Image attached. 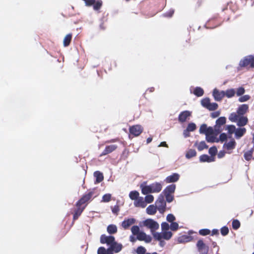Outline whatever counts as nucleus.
Masks as SVG:
<instances>
[{
    "label": "nucleus",
    "instance_id": "nucleus-1",
    "mask_svg": "<svg viewBox=\"0 0 254 254\" xmlns=\"http://www.w3.org/2000/svg\"><path fill=\"white\" fill-rule=\"evenodd\" d=\"M141 192L143 194H147L150 193H158L160 192L162 188L161 183L155 182L149 185H147L146 182H143L140 186Z\"/></svg>",
    "mask_w": 254,
    "mask_h": 254
},
{
    "label": "nucleus",
    "instance_id": "nucleus-2",
    "mask_svg": "<svg viewBox=\"0 0 254 254\" xmlns=\"http://www.w3.org/2000/svg\"><path fill=\"white\" fill-rule=\"evenodd\" d=\"M142 224L144 227L150 230L151 233L158 230L159 228V223L152 219H147L142 221Z\"/></svg>",
    "mask_w": 254,
    "mask_h": 254
},
{
    "label": "nucleus",
    "instance_id": "nucleus-3",
    "mask_svg": "<svg viewBox=\"0 0 254 254\" xmlns=\"http://www.w3.org/2000/svg\"><path fill=\"white\" fill-rule=\"evenodd\" d=\"M198 254H207L209 247L204 243L202 239L199 240L196 244Z\"/></svg>",
    "mask_w": 254,
    "mask_h": 254
},
{
    "label": "nucleus",
    "instance_id": "nucleus-4",
    "mask_svg": "<svg viewBox=\"0 0 254 254\" xmlns=\"http://www.w3.org/2000/svg\"><path fill=\"white\" fill-rule=\"evenodd\" d=\"M250 65L252 68L254 67V58L252 55L245 57L239 63V66L241 67H246Z\"/></svg>",
    "mask_w": 254,
    "mask_h": 254
},
{
    "label": "nucleus",
    "instance_id": "nucleus-5",
    "mask_svg": "<svg viewBox=\"0 0 254 254\" xmlns=\"http://www.w3.org/2000/svg\"><path fill=\"white\" fill-rule=\"evenodd\" d=\"M155 206L160 213H163L164 212L166 206V202L164 200V196L161 194L158 196V199L155 202Z\"/></svg>",
    "mask_w": 254,
    "mask_h": 254
},
{
    "label": "nucleus",
    "instance_id": "nucleus-6",
    "mask_svg": "<svg viewBox=\"0 0 254 254\" xmlns=\"http://www.w3.org/2000/svg\"><path fill=\"white\" fill-rule=\"evenodd\" d=\"M123 248L122 244L118 243L115 241L107 249V254H114V253H119L122 251Z\"/></svg>",
    "mask_w": 254,
    "mask_h": 254
},
{
    "label": "nucleus",
    "instance_id": "nucleus-7",
    "mask_svg": "<svg viewBox=\"0 0 254 254\" xmlns=\"http://www.w3.org/2000/svg\"><path fill=\"white\" fill-rule=\"evenodd\" d=\"M130 134L134 136H139L143 131V127L141 126L137 125L130 127L129 128Z\"/></svg>",
    "mask_w": 254,
    "mask_h": 254
},
{
    "label": "nucleus",
    "instance_id": "nucleus-8",
    "mask_svg": "<svg viewBox=\"0 0 254 254\" xmlns=\"http://www.w3.org/2000/svg\"><path fill=\"white\" fill-rule=\"evenodd\" d=\"M115 241V238L113 236H106L104 234L102 235L100 237V243L101 244H106L110 246L112 243Z\"/></svg>",
    "mask_w": 254,
    "mask_h": 254
},
{
    "label": "nucleus",
    "instance_id": "nucleus-9",
    "mask_svg": "<svg viewBox=\"0 0 254 254\" xmlns=\"http://www.w3.org/2000/svg\"><path fill=\"white\" fill-rule=\"evenodd\" d=\"M191 112L189 111H184L181 112L178 117V121L180 123H183L189 119L191 116Z\"/></svg>",
    "mask_w": 254,
    "mask_h": 254
},
{
    "label": "nucleus",
    "instance_id": "nucleus-10",
    "mask_svg": "<svg viewBox=\"0 0 254 254\" xmlns=\"http://www.w3.org/2000/svg\"><path fill=\"white\" fill-rule=\"evenodd\" d=\"M93 195V191H90L87 194L83 195L76 203L77 207H80L81 205L90 200Z\"/></svg>",
    "mask_w": 254,
    "mask_h": 254
},
{
    "label": "nucleus",
    "instance_id": "nucleus-11",
    "mask_svg": "<svg viewBox=\"0 0 254 254\" xmlns=\"http://www.w3.org/2000/svg\"><path fill=\"white\" fill-rule=\"evenodd\" d=\"M136 239L139 241H143L147 243L151 242L152 239L150 236L146 235L143 231L140 232L137 235Z\"/></svg>",
    "mask_w": 254,
    "mask_h": 254
},
{
    "label": "nucleus",
    "instance_id": "nucleus-12",
    "mask_svg": "<svg viewBox=\"0 0 254 254\" xmlns=\"http://www.w3.org/2000/svg\"><path fill=\"white\" fill-rule=\"evenodd\" d=\"M180 177V175L179 174L175 173L167 177L165 179V182L168 184L175 183L179 180Z\"/></svg>",
    "mask_w": 254,
    "mask_h": 254
},
{
    "label": "nucleus",
    "instance_id": "nucleus-13",
    "mask_svg": "<svg viewBox=\"0 0 254 254\" xmlns=\"http://www.w3.org/2000/svg\"><path fill=\"white\" fill-rule=\"evenodd\" d=\"M213 96L215 100L220 101L225 96L224 91H220L217 89L215 88L213 91Z\"/></svg>",
    "mask_w": 254,
    "mask_h": 254
},
{
    "label": "nucleus",
    "instance_id": "nucleus-14",
    "mask_svg": "<svg viewBox=\"0 0 254 254\" xmlns=\"http://www.w3.org/2000/svg\"><path fill=\"white\" fill-rule=\"evenodd\" d=\"M193 239L192 236L189 235H182L177 239V242L178 243H186L191 241Z\"/></svg>",
    "mask_w": 254,
    "mask_h": 254
},
{
    "label": "nucleus",
    "instance_id": "nucleus-15",
    "mask_svg": "<svg viewBox=\"0 0 254 254\" xmlns=\"http://www.w3.org/2000/svg\"><path fill=\"white\" fill-rule=\"evenodd\" d=\"M136 222V220L134 218H128L124 220L122 223V226L125 229H127L129 226L134 224Z\"/></svg>",
    "mask_w": 254,
    "mask_h": 254
},
{
    "label": "nucleus",
    "instance_id": "nucleus-16",
    "mask_svg": "<svg viewBox=\"0 0 254 254\" xmlns=\"http://www.w3.org/2000/svg\"><path fill=\"white\" fill-rule=\"evenodd\" d=\"M190 93H193L197 97H201L204 94L203 89L200 87H196L193 89L192 91V87H190Z\"/></svg>",
    "mask_w": 254,
    "mask_h": 254
},
{
    "label": "nucleus",
    "instance_id": "nucleus-17",
    "mask_svg": "<svg viewBox=\"0 0 254 254\" xmlns=\"http://www.w3.org/2000/svg\"><path fill=\"white\" fill-rule=\"evenodd\" d=\"M117 148V146L115 144H112L110 145H108L106 147L105 150L103 151V152L101 154V156L105 155L109 153H111L113 151L116 149Z\"/></svg>",
    "mask_w": 254,
    "mask_h": 254
},
{
    "label": "nucleus",
    "instance_id": "nucleus-18",
    "mask_svg": "<svg viewBox=\"0 0 254 254\" xmlns=\"http://www.w3.org/2000/svg\"><path fill=\"white\" fill-rule=\"evenodd\" d=\"M236 145V141L234 139H232L229 142L225 143L223 145V148L228 150H230L234 149Z\"/></svg>",
    "mask_w": 254,
    "mask_h": 254
},
{
    "label": "nucleus",
    "instance_id": "nucleus-19",
    "mask_svg": "<svg viewBox=\"0 0 254 254\" xmlns=\"http://www.w3.org/2000/svg\"><path fill=\"white\" fill-rule=\"evenodd\" d=\"M134 205L135 207L144 208L146 205V203L142 197H139L134 201Z\"/></svg>",
    "mask_w": 254,
    "mask_h": 254
},
{
    "label": "nucleus",
    "instance_id": "nucleus-20",
    "mask_svg": "<svg viewBox=\"0 0 254 254\" xmlns=\"http://www.w3.org/2000/svg\"><path fill=\"white\" fill-rule=\"evenodd\" d=\"M249 106L247 104H243L239 107L237 113L240 116H243L248 110Z\"/></svg>",
    "mask_w": 254,
    "mask_h": 254
},
{
    "label": "nucleus",
    "instance_id": "nucleus-21",
    "mask_svg": "<svg viewBox=\"0 0 254 254\" xmlns=\"http://www.w3.org/2000/svg\"><path fill=\"white\" fill-rule=\"evenodd\" d=\"M176 189V185L172 184L168 186L166 189L163 190L164 194H170L174 193Z\"/></svg>",
    "mask_w": 254,
    "mask_h": 254
},
{
    "label": "nucleus",
    "instance_id": "nucleus-22",
    "mask_svg": "<svg viewBox=\"0 0 254 254\" xmlns=\"http://www.w3.org/2000/svg\"><path fill=\"white\" fill-rule=\"evenodd\" d=\"M246 129L245 128H238L236 129L235 135L237 139H239L242 137L246 133Z\"/></svg>",
    "mask_w": 254,
    "mask_h": 254
},
{
    "label": "nucleus",
    "instance_id": "nucleus-23",
    "mask_svg": "<svg viewBox=\"0 0 254 254\" xmlns=\"http://www.w3.org/2000/svg\"><path fill=\"white\" fill-rule=\"evenodd\" d=\"M199 161L201 162H211L214 161V158L213 157H209L207 155L204 154L199 157Z\"/></svg>",
    "mask_w": 254,
    "mask_h": 254
},
{
    "label": "nucleus",
    "instance_id": "nucleus-24",
    "mask_svg": "<svg viewBox=\"0 0 254 254\" xmlns=\"http://www.w3.org/2000/svg\"><path fill=\"white\" fill-rule=\"evenodd\" d=\"M248 118L246 117L241 116L239 117L237 120V125L239 127H243L245 126L248 123Z\"/></svg>",
    "mask_w": 254,
    "mask_h": 254
},
{
    "label": "nucleus",
    "instance_id": "nucleus-25",
    "mask_svg": "<svg viewBox=\"0 0 254 254\" xmlns=\"http://www.w3.org/2000/svg\"><path fill=\"white\" fill-rule=\"evenodd\" d=\"M157 207L154 205H149L146 209V213L149 215H154L157 211Z\"/></svg>",
    "mask_w": 254,
    "mask_h": 254
},
{
    "label": "nucleus",
    "instance_id": "nucleus-26",
    "mask_svg": "<svg viewBox=\"0 0 254 254\" xmlns=\"http://www.w3.org/2000/svg\"><path fill=\"white\" fill-rule=\"evenodd\" d=\"M94 176L96 178L95 183H100L104 179L103 174L98 171L94 173Z\"/></svg>",
    "mask_w": 254,
    "mask_h": 254
},
{
    "label": "nucleus",
    "instance_id": "nucleus-27",
    "mask_svg": "<svg viewBox=\"0 0 254 254\" xmlns=\"http://www.w3.org/2000/svg\"><path fill=\"white\" fill-rule=\"evenodd\" d=\"M107 230L110 234H114L117 232V227L115 225L110 224L107 227Z\"/></svg>",
    "mask_w": 254,
    "mask_h": 254
},
{
    "label": "nucleus",
    "instance_id": "nucleus-28",
    "mask_svg": "<svg viewBox=\"0 0 254 254\" xmlns=\"http://www.w3.org/2000/svg\"><path fill=\"white\" fill-rule=\"evenodd\" d=\"M72 38V34H67L64 39L63 44L64 47H67L71 40Z\"/></svg>",
    "mask_w": 254,
    "mask_h": 254
},
{
    "label": "nucleus",
    "instance_id": "nucleus-29",
    "mask_svg": "<svg viewBox=\"0 0 254 254\" xmlns=\"http://www.w3.org/2000/svg\"><path fill=\"white\" fill-rule=\"evenodd\" d=\"M163 239L166 240H170L172 237L173 234L171 231H162Z\"/></svg>",
    "mask_w": 254,
    "mask_h": 254
},
{
    "label": "nucleus",
    "instance_id": "nucleus-30",
    "mask_svg": "<svg viewBox=\"0 0 254 254\" xmlns=\"http://www.w3.org/2000/svg\"><path fill=\"white\" fill-rule=\"evenodd\" d=\"M196 155V151L194 149H190L187 151L186 154V157L188 159H190L193 157L195 156Z\"/></svg>",
    "mask_w": 254,
    "mask_h": 254
},
{
    "label": "nucleus",
    "instance_id": "nucleus-31",
    "mask_svg": "<svg viewBox=\"0 0 254 254\" xmlns=\"http://www.w3.org/2000/svg\"><path fill=\"white\" fill-rule=\"evenodd\" d=\"M206 140L208 142H218L219 139L216 138L214 135H207L206 136Z\"/></svg>",
    "mask_w": 254,
    "mask_h": 254
},
{
    "label": "nucleus",
    "instance_id": "nucleus-32",
    "mask_svg": "<svg viewBox=\"0 0 254 254\" xmlns=\"http://www.w3.org/2000/svg\"><path fill=\"white\" fill-rule=\"evenodd\" d=\"M236 93L234 89H230L224 91L225 96L228 98H231L233 97Z\"/></svg>",
    "mask_w": 254,
    "mask_h": 254
},
{
    "label": "nucleus",
    "instance_id": "nucleus-33",
    "mask_svg": "<svg viewBox=\"0 0 254 254\" xmlns=\"http://www.w3.org/2000/svg\"><path fill=\"white\" fill-rule=\"evenodd\" d=\"M236 127L234 125H227L226 126L225 130H228V132L230 135H232L233 133H235Z\"/></svg>",
    "mask_w": 254,
    "mask_h": 254
},
{
    "label": "nucleus",
    "instance_id": "nucleus-34",
    "mask_svg": "<svg viewBox=\"0 0 254 254\" xmlns=\"http://www.w3.org/2000/svg\"><path fill=\"white\" fill-rule=\"evenodd\" d=\"M139 193L136 190L131 191L129 194V198L132 200H136L139 197Z\"/></svg>",
    "mask_w": 254,
    "mask_h": 254
},
{
    "label": "nucleus",
    "instance_id": "nucleus-35",
    "mask_svg": "<svg viewBox=\"0 0 254 254\" xmlns=\"http://www.w3.org/2000/svg\"><path fill=\"white\" fill-rule=\"evenodd\" d=\"M226 122V118L224 117H219L216 121V124L221 126L225 125Z\"/></svg>",
    "mask_w": 254,
    "mask_h": 254
},
{
    "label": "nucleus",
    "instance_id": "nucleus-36",
    "mask_svg": "<svg viewBox=\"0 0 254 254\" xmlns=\"http://www.w3.org/2000/svg\"><path fill=\"white\" fill-rule=\"evenodd\" d=\"M253 152L254 149H252L250 150H249L247 152H245L244 155L245 159L247 161L250 160L252 157Z\"/></svg>",
    "mask_w": 254,
    "mask_h": 254
},
{
    "label": "nucleus",
    "instance_id": "nucleus-37",
    "mask_svg": "<svg viewBox=\"0 0 254 254\" xmlns=\"http://www.w3.org/2000/svg\"><path fill=\"white\" fill-rule=\"evenodd\" d=\"M239 116L236 113H232L229 116V119L232 122H236L238 120Z\"/></svg>",
    "mask_w": 254,
    "mask_h": 254
},
{
    "label": "nucleus",
    "instance_id": "nucleus-38",
    "mask_svg": "<svg viewBox=\"0 0 254 254\" xmlns=\"http://www.w3.org/2000/svg\"><path fill=\"white\" fill-rule=\"evenodd\" d=\"M83 208H80V207H77V209L75 210L73 215V220H76L78 217L81 215L83 211Z\"/></svg>",
    "mask_w": 254,
    "mask_h": 254
},
{
    "label": "nucleus",
    "instance_id": "nucleus-39",
    "mask_svg": "<svg viewBox=\"0 0 254 254\" xmlns=\"http://www.w3.org/2000/svg\"><path fill=\"white\" fill-rule=\"evenodd\" d=\"M210 103V99L208 98H205L201 100V105L205 108H207L209 106V105Z\"/></svg>",
    "mask_w": 254,
    "mask_h": 254
},
{
    "label": "nucleus",
    "instance_id": "nucleus-40",
    "mask_svg": "<svg viewBox=\"0 0 254 254\" xmlns=\"http://www.w3.org/2000/svg\"><path fill=\"white\" fill-rule=\"evenodd\" d=\"M151 234L154 238L157 241H160L163 239L162 233L156 232L155 231H154L153 233H151Z\"/></svg>",
    "mask_w": 254,
    "mask_h": 254
},
{
    "label": "nucleus",
    "instance_id": "nucleus-41",
    "mask_svg": "<svg viewBox=\"0 0 254 254\" xmlns=\"http://www.w3.org/2000/svg\"><path fill=\"white\" fill-rule=\"evenodd\" d=\"M208 146L206 145L204 141H202L197 145V149L199 151H202L204 149H206Z\"/></svg>",
    "mask_w": 254,
    "mask_h": 254
},
{
    "label": "nucleus",
    "instance_id": "nucleus-42",
    "mask_svg": "<svg viewBox=\"0 0 254 254\" xmlns=\"http://www.w3.org/2000/svg\"><path fill=\"white\" fill-rule=\"evenodd\" d=\"M102 4V1L101 0H95V2L93 5L94 9L95 10H99L101 8Z\"/></svg>",
    "mask_w": 254,
    "mask_h": 254
},
{
    "label": "nucleus",
    "instance_id": "nucleus-43",
    "mask_svg": "<svg viewBox=\"0 0 254 254\" xmlns=\"http://www.w3.org/2000/svg\"><path fill=\"white\" fill-rule=\"evenodd\" d=\"M232 225L234 230H237L240 228L241 224L238 220L234 219L232 221Z\"/></svg>",
    "mask_w": 254,
    "mask_h": 254
},
{
    "label": "nucleus",
    "instance_id": "nucleus-44",
    "mask_svg": "<svg viewBox=\"0 0 254 254\" xmlns=\"http://www.w3.org/2000/svg\"><path fill=\"white\" fill-rule=\"evenodd\" d=\"M196 128V125L193 123H189L188 125L187 129L189 131H193Z\"/></svg>",
    "mask_w": 254,
    "mask_h": 254
},
{
    "label": "nucleus",
    "instance_id": "nucleus-45",
    "mask_svg": "<svg viewBox=\"0 0 254 254\" xmlns=\"http://www.w3.org/2000/svg\"><path fill=\"white\" fill-rule=\"evenodd\" d=\"M140 229L138 226H133L131 228V231L133 235H137L139 232Z\"/></svg>",
    "mask_w": 254,
    "mask_h": 254
},
{
    "label": "nucleus",
    "instance_id": "nucleus-46",
    "mask_svg": "<svg viewBox=\"0 0 254 254\" xmlns=\"http://www.w3.org/2000/svg\"><path fill=\"white\" fill-rule=\"evenodd\" d=\"M214 131L215 133V135H217L219 133H220L222 131V127L218 126L216 124L213 127Z\"/></svg>",
    "mask_w": 254,
    "mask_h": 254
},
{
    "label": "nucleus",
    "instance_id": "nucleus-47",
    "mask_svg": "<svg viewBox=\"0 0 254 254\" xmlns=\"http://www.w3.org/2000/svg\"><path fill=\"white\" fill-rule=\"evenodd\" d=\"M154 199V197L151 194H146V196L144 198V201L145 203H150L153 202Z\"/></svg>",
    "mask_w": 254,
    "mask_h": 254
},
{
    "label": "nucleus",
    "instance_id": "nucleus-48",
    "mask_svg": "<svg viewBox=\"0 0 254 254\" xmlns=\"http://www.w3.org/2000/svg\"><path fill=\"white\" fill-rule=\"evenodd\" d=\"M218 106V104L216 103H210L207 109L209 111H214L217 109Z\"/></svg>",
    "mask_w": 254,
    "mask_h": 254
},
{
    "label": "nucleus",
    "instance_id": "nucleus-49",
    "mask_svg": "<svg viewBox=\"0 0 254 254\" xmlns=\"http://www.w3.org/2000/svg\"><path fill=\"white\" fill-rule=\"evenodd\" d=\"M210 230L208 229H202L199 231V234L201 236H206L210 234Z\"/></svg>",
    "mask_w": 254,
    "mask_h": 254
},
{
    "label": "nucleus",
    "instance_id": "nucleus-50",
    "mask_svg": "<svg viewBox=\"0 0 254 254\" xmlns=\"http://www.w3.org/2000/svg\"><path fill=\"white\" fill-rule=\"evenodd\" d=\"M146 249L143 246H139L137 247L136 250V253L137 254H145L146 253Z\"/></svg>",
    "mask_w": 254,
    "mask_h": 254
},
{
    "label": "nucleus",
    "instance_id": "nucleus-51",
    "mask_svg": "<svg viewBox=\"0 0 254 254\" xmlns=\"http://www.w3.org/2000/svg\"><path fill=\"white\" fill-rule=\"evenodd\" d=\"M111 194L110 193H107L104 194L102 197V202H108L111 200Z\"/></svg>",
    "mask_w": 254,
    "mask_h": 254
},
{
    "label": "nucleus",
    "instance_id": "nucleus-52",
    "mask_svg": "<svg viewBox=\"0 0 254 254\" xmlns=\"http://www.w3.org/2000/svg\"><path fill=\"white\" fill-rule=\"evenodd\" d=\"M217 152V148L215 146L211 147L209 148L208 152L211 155L212 157L215 155Z\"/></svg>",
    "mask_w": 254,
    "mask_h": 254
},
{
    "label": "nucleus",
    "instance_id": "nucleus-53",
    "mask_svg": "<svg viewBox=\"0 0 254 254\" xmlns=\"http://www.w3.org/2000/svg\"><path fill=\"white\" fill-rule=\"evenodd\" d=\"M207 128V126L206 124H203L201 125L199 128V132L200 134H204L206 131V129Z\"/></svg>",
    "mask_w": 254,
    "mask_h": 254
},
{
    "label": "nucleus",
    "instance_id": "nucleus-54",
    "mask_svg": "<svg viewBox=\"0 0 254 254\" xmlns=\"http://www.w3.org/2000/svg\"><path fill=\"white\" fill-rule=\"evenodd\" d=\"M245 92V90L244 88L243 87H240L237 88V91L236 92V94L238 96H240L244 94Z\"/></svg>",
    "mask_w": 254,
    "mask_h": 254
},
{
    "label": "nucleus",
    "instance_id": "nucleus-55",
    "mask_svg": "<svg viewBox=\"0 0 254 254\" xmlns=\"http://www.w3.org/2000/svg\"><path fill=\"white\" fill-rule=\"evenodd\" d=\"M170 227L172 231H175L179 228V224L177 222H173L171 223Z\"/></svg>",
    "mask_w": 254,
    "mask_h": 254
},
{
    "label": "nucleus",
    "instance_id": "nucleus-56",
    "mask_svg": "<svg viewBox=\"0 0 254 254\" xmlns=\"http://www.w3.org/2000/svg\"><path fill=\"white\" fill-rule=\"evenodd\" d=\"M250 98L251 97L249 95H245L240 97L238 100L240 102H244L249 100Z\"/></svg>",
    "mask_w": 254,
    "mask_h": 254
},
{
    "label": "nucleus",
    "instance_id": "nucleus-57",
    "mask_svg": "<svg viewBox=\"0 0 254 254\" xmlns=\"http://www.w3.org/2000/svg\"><path fill=\"white\" fill-rule=\"evenodd\" d=\"M166 219L169 222L172 223L176 220V218L173 214H169L166 217Z\"/></svg>",
    "mask_w": 254,
    "mask_h": 254
},
{
    "label": "nucleus",
    "instance_id": "nucleus-58",
    "mask_svg": "<svg viewBox=\"0 0 254 254\" xmlns=\"http://www.w3.org/2000/svg\"><path fill=\"white\" fill-rule=\"evenodd\" d=\"M214 134H215L213 127H207V128L206 129V131L205 133V136H206V134L208 135H212Z\"/></svg>",
    "mask_w": 254,
    "mask_h": 254
},
{
    "label": "nucleus",
    "instance_id": "nucleus-59",
    "mask_svg": "<svg viewBox=\"0 0 254 254\" xmlns=\"http://www.w3.org/2000/svg\"><path fill=\"white\" fill-rule=\"evenodd\" d=\"M170 228V227L168 223L167 222H163L161 224V229L162 231H168V230Z\"/></svg>",
    "mask_w": 254,
    "mask_h": 254
},
{
    "label": "nucleus",
    "instance_id": "nucleus-60",
    "mask_svg": "<svg viewBox=\"0 0 254 254\" xmlns=\"http://www.w3.org/2000/svg\"><path fill=\"white\" fill-rule=\"evenodd\" d=\"M98 254H107V249H106L104 247H101L99 248L97 251Z\"/></svg>",
    "mask_w": 254,
    "mask_h": 254
},
{
    "label": "nucleus",
    "instance_id": "nucleus-61",
    "mask_svg": "<svg viewBox=\"0 0 254 254\" xmlns=\"http://www.w3.org/2000/svg\"><path fill=\"white\" fill-rule=\"evenodd\" d=\"M229 233V229L226 226H224L221 229V233L223 236L227 235Z\"/></svg>",
    "mask_w": 254,
    "mask_h": 254
},
{
    "label": "nucleus",
    "instance_id": "nucleus-62",
    "mask_svg": "<svg viewBox=\"0 0 254 254\" xmlns=\"http://www.w3.org/2000/svg\"><path fill=\"white\" fill-rule=\"evenodd\" d=\"M227 138V135L225 133H222L220 134L219 138H218L219 139V141H220L221 142H223L225 140H226Z\"/></svg>",
    "mask_w": 254,
    "mask_h": 254
},
{
    "label": "nucleus",
    "instance_id": "nucleus-63",
    "mask_svg": "<svg viewBox=\"0 0 254 254\" xmlns=\"http://www.w3.org/2000/svg\"><path fill=\"white\" fill-rule=\"evenodd\" d=\"M164 195L168 202L170 203L173 200L174 196L170 194H164Z\"/></svg>",
    "mask_w": 254,
    "mask_h": 254
},
{
    "label": "nucleus",
    "instance_id": "nucleus-64",
    "mask_svg": "<svg viewBox=\"0 0 254 254\" xmlns=\"http://www.w3.org/2000/svg\"><path fill=\"white\" fill-rule=\"evenodd\" d=\"M174 10L173 9H170L168 12L164 14V16L165 17H171L174 14Z\"/></svg>",
    "mask_w": 254,
    "mask_h": 254
}]
</instances>
